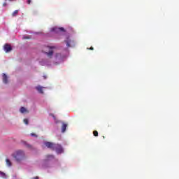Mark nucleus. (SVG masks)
I'll return each instance as SVG.
<instances>
[{
  "label": "nucleus",
  "instance_id": "obj_1",
  "mask_svg": "<svg viewBox=\"0 0 179 179\" xmlns=\"http://www.w3.org/2000/svg\"><path fill=\"white\" fill-rule=\"evenodd\" d=\"M57 46L48 45L43 48V52L46 55L48 59H43L39 61L40 65L42 66H51L52 64H61L64 59L68 57V50H66V55H62L60 53L55 52Z\"/></svg>",
  "mask_w": 179,
  "mask_h": 179
},
{
  "label": "nucleus",
  "instance_id": "obj_2",
  "mask_svg": "<svg viewBox=\"0 0 179 179\" xmlns=\"http://www.w3.org/2000/svg\"><path fill=\"white\" fill-rule=\"evenodd\" d=\"M12 156L17 163H22L26 159V152L24 150H17L12 154Z\"/></svg>",
  "mask_w": 179,
  "mask_h": 179
},
{
  "label": "nucleus",
  "instance_id": "obj_3",
  "mask_svg": "<svg viewBox=\"0 0 179 179\" xmlns=\"http://www.w3.org/2000/svg\"><path fill=\"white\" fill-rule=\"evenodd\" d=\"M53 150H55L57 155H61L62 153H64V148L59 144H55Z\"/></svg>",
  "mask_w": 179,
  "mask_h": 179
},
{
  "label": "nucleus",
  "instance_id": "obj_4",
  "mask_svg": "<svg viewBox=\"0 0 179 179\" xmlns=\"http://www.w3.org/2000/svg\"><path fill=\"white\" fill-rule=\"evenodd\" d=\"M64 41L66 44V47H75V41L70 37H67Z\"/></svg>",
  "mask_w": 179,
  "mask_h": 179
},
{
  "label": "nucleus",
  "instance_id": "obj_5",
  "mask_svg": "<svg viewBox=\"0 0 179 179\" xmlns=\"http://www.w3.org/2000/svg\"><path fill=\"white\" fill-rule=\"evenodd\" d=\"M51 33H61V31H65L63 27L58 28L57 27H52L50 29Z\"/></svg>",
  "mask_w": 179,
  "mask_h": 179
},
{
  "label": "nucleus",
  "instance_id": "obj_6",
  "mask_svg": "<svg viewBox=\"0 0 179 179\" xmlns=\"http://www.w3.org/2000/svg\"><path fill=\"white\" fill-rule=\"evenodd\" d=\"M44 145L45 146H46V148H48V149H52V150H54V148L55 147V143L48 141L45 142Z\"/></svg>",
  "mask_w": 179,
  "mask_h": 179
},
{
  "label": "nucleus",
  "instance_id": "obj_7",
  "mask_svg": "<svg viewBox=\"0 0 179 179\" xmlns=\"http://www.w3.org/2000/svg\"><path fill=\"white\" fill-rule=\"evenodd\" d=\"M2 80L5 85H8V83H9V80H8V76H6V74L5 73L2 74Z\"/></svg>",
  "mask_w": 179,
  "mask_h": 179
},
{
  "label": "nucleus",
  "instance_id": "obj_8",
  "mask_svg": "<svg viewBox=\"0 0 179 179\" xmlns=\"http://www.w3.org/2000/svg\"><path fill=\"white\" fill-rule=\"evenodd\" d=\"M4 51L6 52H10V51H12V47L8 44H6L4 45Z\"/></svg>",
  "mask_w": 179,
  "mask_h": 179
},
{
  "label": "nucleus",
  "instance_id": "obj_9",
  "mask_svg": "<svg viewBox=\"0 0 179 179\" xmlns=\"http://www.w3.org/2000/svg\"><path fill=\"white\" fill-rule=\"evenodd\" d=\"M22 145H24V146H26V148H27L28 149H31V150H33L34 148L33 145L29 144L26 141H22Z\"/></svg>",
  "mask_w": 179,
  "mask_h": 179
},
{
  "label": "nucleus",
  "instance_id": "obj_10",
  "mask_svg": "<svg viewBox=\"0 0 179 179\" xmlns=\"http://www.w3.org/2000/svg\"><path fill=\"white\" fill-rule=\"evenodd\" d=\"M36 90L38 92V93H41V94H43V89H44L43 87L41 86H37L36 87Z\"/></svg>",
  "mask_w": 179,
  "mask_h": 179
},
{
  "label": "nucleus",
  "instance_id": "obj_11",
  "mask_svg": "<svg viewBox=\"0 0 179 179\" xmlns=\"http://www.w3.org/2000/svg\"><path fill=\"white\" fill-rule=\"evenodd\" d=\"M20 112L21 113V114H24V113H29V110H27V108L24 107H21L20 108Z\"/></svg>",
  "mask_w": 179,
  "mask_h": 179
},
{
  "label": "nucleus",
  "instance_id": "obj_12",
  "mask_svg": "<svg viewBox=\"0 0 179 179\" xmlns=\"http://www.w3.org/2000/svg\"><path fill=\"white\" fill-rule=\"evenodd\" d=\"M6 164L8 166V167H12V162H10V159H6Z\"/></svg>",
  "mask_w": 179,
  "mask_h": 179
},
{
  "label": "nucleus",
  "instance_id": "obj_13",
  "mask_svg": "<svg viewBox=\"0 0 179 179\" xmlns=\"http://www.w3.org/2000/svg\"><path fill=\"white\" fill-rule=\"evenodd\" d=\"M66 127H68V125L65 123H62V132L64 133L65 132V131H66Z\"/></svg>",
  "mask_w": 179,
  "mask_h": 179
},
{
  "label": "nucleus",
  "instance_id": "obj_14",
  "mask_svg": "<svg viewBox=\"0 0 179 179\" xmlns=\"http://www.w3.org/2000/svg\"><path fill=\"white\" fill-rule=\"evenodd\" d=\"M47 162H50V160H54V156L53 155H48L47 157Z\"/></svg>",
  "mask_w": 179,
  "mask_h": 179
},
{
  "label": "nucleus",
  "instance_id": "obj_15",
  "mask_svg": "<svg viewBox=\"0 0 179 179\" xmlns=\"http://www.w3.org/2000/svg\"><path fill=\"white\" fill-rule=\"evenodd\" d=\"M0 176L2 178H6V174L3 172H1L0 171Z\"/></svg>",
  "mask_w": 179,
  "mask_h": 179
},
{
  "label": "nucleus",
  "instance_id": "obj_16",
  "mask_svg": "<svg viewBox=\"0 0 179 179\" xmlns=\"http://www.w3.org/2000/svg\"><path fill=\"white\" fill-rule=\"evenodd\" d=\"M17 13H19V10H15L13 14H12V16L15 17V16H17Z\"/></svg>",
  "mask_w": 179,
  "mask_h": 179
},
{
  "label": "nucleus",
  "instance_id": "obj_17",
  "mask_svg": "<svg viewBox=\"0 0 179 179\" xmlns=\"http://www.w3.org/2000/svg\"><path fill=\"white\" fill-rule=\"evenodd\" d=\"M24 123L25 124V125H29V120L24 119Z\"/></svg>",
  "mask_w": 179,
  "mask_h": 179
},
{
  "label": "nucleus",
  "instance_id": "obj_18",
  "mask_svg": "<svg viewBox=\"0 0 179 179\" xmlns=\"http://www.w3.org/2000/svg\"><path fill=\"white\" fill-rule=\"evenodd\" d=\"M22 38H24V40H26L30 38V37L28 35H24L23 36Z\"/></svg>",
  "mask_w": 179,
  "mask_h": 179
},
{
  "label": "nucleus",
  "instance_id": "obj_19",
  "mask_svg": "<svg viewBox=\"0 0 179 179\" xmlns=\"http://www.w3.org/2000/svg\"><path fill=\"white\" fill-rule=\"evenodd\" d=\"M27 3L28 5H30V3H31V0H27Z\"/></svg>",
  "mask_w": 179,
  "mask_h": 179
},
{
  "label": "nucleus",
  "instance_id": "obj_20",
  "mask_svg": "<svg viewBox=\"0 0 179 179\" xmlns=\"http://www.w3.org/2000/svg\"><path fill=\"white\" fill-rule=\"evenodd\" d=\"M31 136H35V137H37V135L34 133H31Z\"/></svg>",
  "mask_w": 179,
  "mask_h": 179
},
{
  "label": "nucleus",
  "instance_id": "obj_21",
  "mask_svg": "<svg viewBox=\"0 0 179 179\" xmlns=\"http://www.w3.org/2000/svg\"><path fill=\"white\" fill-rule=\"evenodd\" d=\"M52 115V117L54 118L55 122H57V119H55V116H54V115Z\"/></svg>",
  "mask_w": 179,
  "mask_h": 179
},
{
  "label": "nucleus",
  "instance_id": "obj_22",
  "mask_svg": "<svg viewBox=\"0 0 179 179\" xmlns=\"http://www.w3.org/2000/svg\"><path fill=\"white\" fill-rule=\"evenodd\" d=\"M34 179H38V177H36V178H34Z\"/></svg>",
  "mask_w": 179,
  "mask_h": 179
},
{
  "label": "nucleus",
  "instance_id": "obj_23",
  "mask_svg": "<svg viewBox=\"0 0 179 179\" xmlns=\"http://www.w3.org/2000/svg\"><path fill=\"white\" fill-rule=\"evenodd\" d=\"M5 5H6V3H4V4H3V6H5Z\"/></svg>",
  "mask_w": 179,
  "mask_h": 179
},
{
  "label": "nucleus",
  "instance_id": "obj_24",
  "mask_svg": "<svg viewBox=\"0 0 179 179\" xmlns=\"http://www.w3.org/2000/svg\"><path fill=\"white\" fill-rule=\"evenodd\" d=\"M9 1H13V0H9Z\"/></svg>",
  "mask_w": 179,
  "mask_h": 179
}]
</instances>
